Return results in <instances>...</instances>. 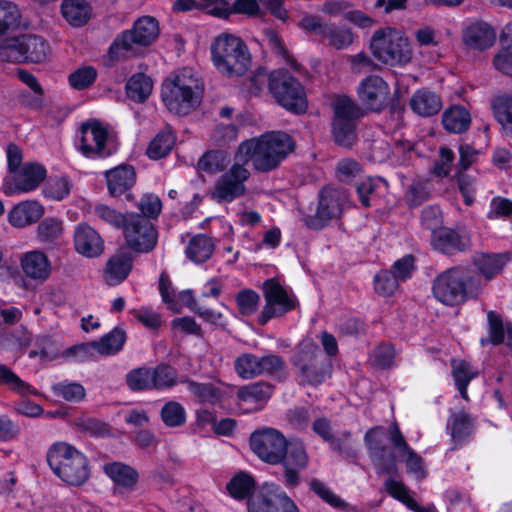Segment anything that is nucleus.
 I'll use <instances>...</instances> for the list:
<instances>
[{"mask_svg":"<svg viewBox=\"0 0 512 512\" xmlns=\"http://www.w3.org/2000/svg\"><path fill=\"white\" fill-rule=\"evenodd\" d=\"M332 106L334 140L338 145L350 147L356 139V120L361 116V110L352 99L346 96L336 98Z\"/></svg>","mask_w":512,"mask_h":512,"instance_id":"obj_12","label":"nucleus"},{"mask_svg":"<svg viewBox=\"0 0 512 512\" xmlns=\"http://www.w3.org/2000/svg\"><path fill=\"white\" fill-rule=\"evenodd\" d=\"M72 184L67 177H51L43 188V194L46 198L60 201L70 194Z\"/></svg>","mask_w":512,"mask_h":512,"instance_id":"obj_50","label":"nucleus"},{"mask_svg":"<svg viewBox=\"0 0 512 512\" xmlns=\"http://www.w3.org/2000/svg\"><path fill=\"white\" fill-rule=\"evenodd\" d=\"M298 27L307 33L319 36L322 43L336 50L349 48L355 40V34L350 28L327 23L319 15L305 13Z\"/></svg>","mask_w":512,"mask_h":512,"instance_id":"obj_10","label":"nucleus"},{"mask_svg":"<svg viewBox=\"0 0 512 512\" xmlns=\"http://www.w3.org/2000/svg\"><path fill=\"white\" fill-rule=\"evenodd\" d=\"M294 146L289 135L270 132L242 142L236 155L245 165L251 160L255 170L268 172L278 167Z\"/></svg>","mask_w":512,"mask_h":512,"instance_id":"obj_2","label":"nucleus"},{"mask_svg":"<svg viewBox=\"0 0 512 512\" xmlns=\"http://www.w3.org/2000/svg\"><path fill=\"white\" fill-rule=\"evenodd\" d=\"M46 169L39 163L28 162L3 181V193L7 196L30 193L37 189L46 177Z\"/></svg>","mask_w":512,"mask_h":512,"instance_id":"obj_20","label":"nucleus"},{"mask_svg":"<svg viewBox=\"0 0 512 512\" xmlns=\"http://www.w3.org/2000/svg\"><path fill=\"white\" fill-rule=\"evenodd\" d=\"M159 35V26L155 18L144 16L139 18L131 30L122 32L109 48V57L116 61L128 53L135 51L136 46H148Z\"/></svg>","mask_w":512,"mask_h":512,"instance_id":"obj_9","label":"nucleus"},{"mask_svg":"<svg viewBox=\"0 0 512 512\" xmlns=\"http://www.w3.org/2000/svg\"><path fill=\"white\" fill-rule=\"evenodd\" d=\"M493 114L505 135L512 137V97L501 96L493 100Z\"/></svg>","mask_w":512,"mask_h":512,"instance_id":"obj_40","label":"nucleus"},{"mask_svg":"<svg viewBox=\"0 0 512 512\" xmlns=\"http://www.w3.org/2000/svg\"><path fill=\"white\" fill-rule=\"evenodd\" d=\"M151 370L153 390H166L177 384L178 373L172 366L159 364Z\"/></svg>","mask_w":512,"mask_h":512,"instance_id":"obj_47","label":"nucleus"},{"mask_svg":"<svg viewBox=\"0 0 512 512\" xmlns=\"http://www.w3.org/2000/svg\"><path fill=\"white\" fill-rule=\"evenodd\" d=\"M52 390L56 396L68 402H79L86 396L85 388L77 382L62 381L53 385Z\"/></svg>","mask_w":512,"mask_h":512,"instance_id":"obj_54","label":"nucleus"},{"mask_svg":"<svg viewBox=\"0 0 512 512\" xmlns=\"http://www.w3.org/2000/svg\"><path fill=\"white\" fill-rule=\"evenodd\" d=\"M125 243L137 253H149L158 240V233L150 220L140 214L130 213L122 227Z\"/></svg>","mask_w":512,"mask_h":512,"instance_id":"obj_16","label":"nucleus"},{"mask_svg":"<svg viewBox=\"0 0 512 512\" xmlns=\"http://www.w3.org/2000/svg\"><path fill=\"white\" fill-rule=\"evenodd\" d=\"M249 512H300L295 502L280 487L264 484L248 501Z\"/></svg>","mask_w":512,"mask_h":512,"instance_id":"obj_19","label":"nucleus"},{"mask_svg":"<svg viewBox=\"0 0 512 512\" xmlns=\"http://www.w3.org/2000/svg\"><path fill=\"white\" fill-rule=\"evenodd\" d=\"M442 124L449 133L461 134L469 129L471 115L465 107L454 105L443 112Z\"/></svg>","mask_w":512,"mask_h":512,"instance_id":"obj_33","label":"nucleus"},{"mask_svg":"<svg viewBox=\"0 0 512 512\" xmlns=\"http://www.w3.org/2000/svg\"><path fill=\"white\" fill-rule=\"evenodd\" d=\"M44 206L37 200H24L12 207L8 221L15 228H25L36 223L43 215Z\"/></svg>","mask_w":512,"mask_h":512,"instance_id":"obj_28","label":"nucleus"},{"mask_svg":"<svg viewBox=\"0 0 512 512\" xmlns=\"http://www.w3.org/2000/svg\"><path fill=\"white\" fill-rule=\"evenodd\" d=\"M280 464L284 468V484L287 488H295L300 483L299 472L308 465V455L302 442L294 441L287 444V452Z\"/></svg>","mask_w":512,"mask_h":512,"instance_id":"obj_24","label":"nucleus"},{"mask_svg":"<svg viewBox=\"0 0 512 512\" xmlns=\"http://www.w3.org/2000/svg\"><path fill=\"white\" fill-rule=\"evenodd\" d=\"M410 107L416 114L423 117H430L441 110L442 101L436 93L422 89L412 95Z\"/></svg>","mask_w":512,"mask_h":512,"instance_id":"obj_32","label":"nucleus"},{"mask_svg":"<svg viewBox=\"0 0 512 512\" xmlns=\"http://www.w3.org/2000/svg\"><path fill=\"white\" fill-rule=\"evenodd\" d=\"M24 274L33 280L43 282L51 273V264L48 257L39 250L24 253L20 258Z\"/></svg>","mask_w":512,"mask_h":512,"instance_id":"obj_29","label":"nucleus"},{"mask_svg":"<svg viewBox=\"0 0 512 512\" xmlns=\"http://www.w3.org/2000/svg\"><path fill=\"white\" fill-rule=\"evenodd\" d=\"M93 211L99 220L117 229L122 228L128 218V214L124 215L102 203L95 205Z\"/></svg>","mask_w":512,"mask_h":512,"instance_id":"obj_59","label":"nucleus"},{"mask_svg":"<svg viewBox=\"0 0 512 512\" xmlns=\"http://www.w3.org/2000/svg\"><path fill=\"white\" fill-rule=\"evenodd\" d=\"M374 284L379 295L390 296L397 290L399 280L392 271H382L375 276Z\"/></svg>","mask_w":512,"mask_h":512,"instance_id":"obj_64","label":"nucleus"},{"mask_svg":"<svg viewBox=\"0 0 512 512\" xmlns=\"http://www.w3.org/2000/svg\"><path fill=\"white\" fill-rule=\"evenodd\" d=\"M429 197V183L418 178L408 185L404 199L410 207H416L427 201Z\"/></svg>","mask_w":512,"mask_h":512,"instance_id":"obj_51","label":"nucleus"},{"mask_svg":"<svg viewBox=\"0 0 512 512\" xmlns=\"http://www.w3.org/2000/svg\"><path fill=\"white\" fill-rule=\"evenodd\" d=\"M96 78V69L92 66H84L73 71L68 77V82L72 88L76 90H84L91 87Z\"/></svg>","mask_w":512,"mask_h":512,"instance_id":"obj_56","label":"nucleus"},{"mask_svg":"<svg viewBox=\"0 0 512 512\" xmlns=\"http://www.w3.org/2000/svg\"><path fill=\"white\" fill-rule=\"evenodd\" d=\"M74 247L82 256L95 258L104 251V240L101 235L86 223L78 224L74 231Z\"/></svg>","mask_w":512,"mask_h":512,"instance_id":"obj_26","label":"nucleus"},{"mask_svg":"<svg viewBox=\"0 0 512 512\" xmlns=\"http://www.w3.org/2000/svg\"><path fill=\"white\" fill-rule=\"evenodd\" d=\"M447 428L455 442H460L469 436L473 430V419L465 412L459 411L451 415Z\"/></svg>","mask_w":512,"mask_h":512,"instance_id":"obj_43","label":"nucleus"},{"mask_svg":"<svg viewBox=\"0 0 512 512\" xmlns=\"http://www.w3.org/2000/svg\"><path fill=\"white\" fill-rule=\"evenodd\" d=\"M126 381L133 391L153 390L151 368L140 367L131 370L126 376Z\"/></svg>","mask_w":512,"mask_h":512,"instance_id":"obj_55","label":"nucleus"},{"mask_svg":"<svg viewBox=\"0 0 512 512\" xmlns=\"http://www.w3.org/2000/svg\"><path fill=\"white\" fill-rule=\"evenodd\" d=\"M229 1L217 0V5L211 10V15L220 18H228L232 13L256 16L260 11L257 0H235L233 4H230Z\"/></svg>","mask_w":512,"mask_h":512,"instance_id":"obj_34","label":"nucleus"},{"mask_svg":"<svg viewBox=\"0 0 512 512\" xmlns=\"http://www.w3.org/2000/svg\"><path fill=\"white\" fill-rule=\"evenodd\" d=\"M254 486V479L250 475L239 473L229 481L227 490L233 498L240 500L249 496Z\"/></svg>","mask_w":512,"mask_h":512,"instance_id":"obj_52","label":"nucleus"},{"mask_svg":"<svg viewBox=\"0 0 512 512\" xmlns=\"http://www.w3.org/2000/svg\"><path fill=\"white\" fill-rule=\"evenodd\" d=\"M203 91L196 73L184 68L163 83L161 96L170 112L186 115L201 103Z\"/></svg>","mask_w":512,"mask_h":512,"instance_id":"obj_3","label":"nucleus"},{"mask_svg":"<svg viewBox=\"0 0 512 512\" xmlns=\"http://www.w3.org/2000/svg\"><path fill=\"white\" fill-rule=\"evenodd\" d=\"M462 40L467 47L484 51L494 45L496 31L487 22L475 21L463 29Z\"/></svg>","mask_w":512,"mask_h":512,"instance_id":"obj_27","label":"nucleus"},{"mask_svg":"<svg viewBox=\"0 0 512 512\" xmlns=\"http://www.w3.org/2000/svg\"><path fill=\"white\" fill-rule=\"evenodd\" d=\"M103 469L106 475L119 486L131 488L138 481V473L126 464L112 462L104 465Z\"/></svg>","mask_w":512,"mask_h":512,"instance_id":"obj_36","label":"nucleus"},{"mask_svg":"<svg viewBox=\"0 0 512 512\" xmlns=\"http://www.w3.org/2000/svg\"><path fill=\"white\" fill-rule=\"evenodd\" d=\"M21 12L18 6L10 1H0V36L20 26Z\"/></svg>","mask_w":512,"mask_h":512,"instance_id":"obj_45","label":"nucleus"},{"mask_svg":"<svg viewBox=\"0 0 512 512\" xmlns=\"http://www.w3.org/2000/svg\"><path fill=\"white\" fill-rule=\"evenodd\" d=\"M175 144V137L169 130L158 133L150 142L147 155L151 159H160L170 153Z\"/></svg>","mask_w":512,"mask_h":512,"instance_id":"obj_46","label":"nucleus"},{"mask_svg":"<svg viewBox=\"0 0 512 512\" xmlns=\"http://www.w3.org/2000/svg\"><path fill=\"white\" fill-rule=\"evenodd\" d=\"M0 384L7 385L11 390L20 395H28L34 393L33 388L23 380H21L11 369L0 364Z\"/></svg>","mask_w":512,"mask_h":512,"instance_id":"obj_58","label":"nucleus"},{"mask_svg":"<svg viewBox=\"0 0 512 512\" xmlns=\"http://www.w3.org/2000/svg\"><path fill=\"white\" fill-rule=\"evenodd\" d=\"M215 67L227 76H240L250 66L251 57L245 43L237 36L222 34L211 48Z\"/></svg>","mask_w":512,"mask_h":512,"instance_id":"obj_8","label":"nucleus"},{"mask_svg":"<svg viewBox=\"0 0 512 512\" xmlns=\"http://www.w3.org/2000/svg\"><path fill=\"white\" fill-rule=\"evenodd\" d=\"M506 262L507 258L499 254H481L475 258V265L486 281L499 274Z\"/></svg>","mask_w":512,"mask_h":512,"instance_id":"obj_39","label":"nucleus"},{"mask_svg":"<svg viewBox=\"0 0 512 512\" xmlns=\"http://www.w3.org/2000/svg\"><path fill=\"white\" fill-rule=\"evenodd\" d=\"M370 50L374 57L389 66H405L411 62L413 52L405 34L392 27H384L374 32L370 40Z\"/></svg>","mask_w":512,"mask_h":512,"instance_id":"obj_7","label":"nucleus"},{"mask_svg":"<svg viewBox=\"0 0 512 512\" xmlns=\"http://www.w3.org/2000/svg\"><path fill=\"white\" fill-rule=\"evenodd\" d=\"M337 177L342 182H352L362 177L361 165L353 159H343L337 164Z\"/></svg>","mask_w":512,"mask_h":512,"instance_id":"obj_62","label":"nucleus"},{"mask_svg":"<svg viewBox=\"0 0 512 512\" xmlns=\"http://www.w3.org/2000/svg\"><path fill=\"white\" fill-rule=\"evenodd\" d=\"M47 461L54 474L68 485L81 486L90 476L87 457L68 443L53 444Z\"/></svg>","mask_w":512,"mask_h":512,"instance_id":"obj_6","label":"nucleus"},{"mask_svg":"<svg viewBox=\"0 0 512 512\" xmlns=\"http://www.w3.org/2000/svg\"><path fill=\"white\" fill-rule=\"evenodd\" d=\"M49 45L40 36L22 35L1 49L0 55L13 62L40 63L47 59Z\"/></svg>","mask_w":512,"mask_h":512,"instance_id":"obj_18","label":"nucleus"},{"mask_svg":"<svg viewBox=\"0 0 512 512\" xmlns=\"http://www.w3.org/2000/svg\"><path fill=\"white\" fill-rule=\"evenodd\" d=\"M345 200L346 195L343 191L332 187H324L319 193L315 218L306 220L307 226L318 229L330 220L338 218Z\"/></svg>","mask_w":512,"mask_h":512,"instance_id":"obj_22","label":"nucleus"},{"mask_svg":"<svg viewBox=\"0 0 512 512\" xmlns=\"http://www.w3.org/2000/svg\"><path fill=\"white\" fill-rule=\"evenodd\" d=\"M161 419L168 427H180L186 422V411L179 402L169 401L161 409Z\"/></svg>","mask_w":512,"mask_h":512,"instance_id":"obj_53","label":"nucleus"},{"mask_svg":"<svg viewBox=\"0 0 512 512\" xmlns=\"http://www.w3.org/2000/svg\"><path fill=\"white\" fill-rule=\"evenodd\" d=\"M187 390L201 403H216L221 399L220 390L211 383L184 380Z\"/></svg>","mask_w":512,"mask_h":512,"instance_id":"obj_44","label":"nucleus"},{"mask_svg":"<svg viewBox=\"0 0 512 512\" xmlns=\"http://www.w3.org/2000/svg\"><path fill=\"white\" fill-rule=\"evenodd\" d=\"M378 429H370L365 434V441L374 465L382 473H394L397 470V457L405 463L407 473L422 480L427 476L424 459L406 442L399 427L393 424L390 428L389 440L396 454L387 450L377 438Z\"/></svg>","mask_w":512,"mask_h":512,"instance_id":"obj_1","label":"nucleus"},{"mask_svg":"<svg viewBox=\"0 0 512 512\" xmlns=\"http://www.w3.org/2000/svg\"><path fill=\"white\" fill-rule=\"evenodd\" d=\"M272 387L265 382H256L240 387L237 391V405L243 413L259 411L270 398Z\"/></svg>","mask_w":512,"mask_h":512,"instance_id":"obj_25","label":"nucleus"},{"mask_svg":"<svg viewBox=\"0 0 512 512\" xmlns=\"http://www.w3.org/2000/svg\"><path fill=\"white\" fill-rule=\"evenodd\" d=\"M153 89V82L145 74L138 73L133 75L126 83L127 96L135 101L142 103L148 99Z\"/></svg>","mask_w":512,"mask_h":512,"instance_id":"obj_38","label":"nucleus"},{"mask_svg":"<svg viewBox=\"0 0 512 512\" xmlns=\"http://www.w3.org/2000/svg\"><path fill=\"white\" fill-rule=\"evenodd\" d=\"M269 89L285 109L302 113L307 108L306 95L300 82L287 71H273L269 77Z\"/></svg>","mask_w":512,"mask_h":512,"instance_id":"obj_11","label":"nucleus"},{"mask_svg":"<svg viewBox=\"0 0 512 512\" xmlns=\"http://www.w3.org/2000/svg\"><path fill=\"white\" fill-rule=\"evenodd\" d=\"M126 341V334L120 328H114L111 332L104 335L97 342L99 355H113L118 353Z\"/></svg>","mask_w":512,"mask_h":512,"instance_id":"obj_48","label":"nucleus"},{"mask_svg":"<svg viewBox=\"0 0 512 512\" xmlns=\"http://www.w3.org/2000/svg\"><path fill=\"white\" fill-rule=\"evenodd\" d=\"M250 177V171L246 165L238 160L235 154L234 163L215 182L210 191V197L218 202H232L246 193L245 182Z\"/></svg>","mask_w":512,"mask_h":512,"instance_id":"obj_13","label":"nucleus"},{"mask_svg":"<svg viewBox=\"0 0 512 512\" xmlns=\"http://www.w3.org/2000/svg\"><path fill=\"white\" fill-rule=\"evenodd\" d=\"M61 11L66 21L74 27L85 25L90 18V7L84 0H64Z\"/></svg>","mask_w":512,"mask_h":512,"instance_id":"obj_35","label":"nucleus"},{"mask_svg":"<svg viewBox=\"0 0 512 512\" xmlns=\"http://www.w3.org/2000/svg\"><path fill=\"white\" fill-rule=\"evenodd\" d=\"M288 440L277 429L266 427L254 431L250 436L252 451L264 462L280 464L287 452Z\"/></svg>","mask_w":512,"mask_h":512,"instance_id":"obj_17","label":"nucleus"},{"mask_svg":"<svg viewBox=\"0 0 512 512\" xmlns=\"http://www.w3.org/2000/svg\"><path fill=\"white\" fill-rule=\"evenodd\" d=\"M489 338L481 340L482 345L486 342L500 344L505 340L506 325L503 324L501 317L494 311L488 312Z\"/></svg>","mask_w":512,"mask_h":512,"instance_id":"obj_63","label":"nucleus"},{"mask_svg":"<svg viewBox=\"0 0 512 512\" xmlns=\"http://www.w3.org/2000/svg\"><path fill=\"white\" fill-rule=\"evenodd\" d=\"M133 258L124 250H119L107 261L104 279L109 285H117L124 281L132 269Z\"/></svg>","mask_w":512,"mask_h":512,"instance_id":"obj_30","label":"nucleus"},{"mask_svg":"<svg viewBox=\"0 0 512 512\" xmlns=\"http://www.w3.org/2000/svg\"><path fill=\"white\" fill-rule=\"evenodd\" d=\"M453 377L461 396L468 399L467 386L469 382L478 375V370L464 360H453Z\"/></svg>","mask_w":512,"mask_h":512,"instance_id":"obj_42","label":"nucleus"},{"mask_svg":"<svg viewBox=\"0 0 512 512\" xmlns=\"http://www.w3.org/2000/svg\"><path fill=\"white\" fill-rule=\"evenodd\" d=\"M77 147L85 157L91 159L108 157L116 150L107 129L96 120L82 124Z\"/></svg>","mask_w":512,"mask_h":512,"instance_id":"obj_15","label":"nucleus"},{"mask_svg":"<svg viewBox=\"0 0 512 512\" xmlns=\"http://www.w3.org/2000/svg\"><path fill=\"white\" fill-rule=\"evenodd\" d=\"M388 84L379 76H369L361 81L358 96L361 103L371 111H381L388 103Z\"/></svg>","mask_w":512,"mask_h":512,"instance_id":"obj_23","label":"nucleus"},{"mask_svg":"<svg viewBox=\"0 0 512 512\" xmlns=\"http://www.w3.org/2000/svg\"><path fill=\"white\" fill-rule=\"evenodd\" d=\"M483 289L482 281L464 267H453L438 275L433 284L436 299L446 305H456L477 298Z\"/></svg>","mask_w":512,"mask_h":512,"instance_id":"obj_4","label":"nucleus"},{"mask_svg":"<svg viewBox=\"0 0 512 512\" xmlns=\"http://www.w3.org/2000/svg\"><path fill=\"white\" fill-rule=\"evenodd\" d=\"M265 306L263 307L258 322L265 325L270 319L281 317L285 313L295 309L297 300L293 292L271 278L263 283Z\"/></svg>","mask_w":512,"mask_h":512,"instance_id":"obj_14","label":"nucleus"},{"mask_svg":"<svg viewBox=\"0 0 512 512\" xmlns=\"http://www.w3.org/2000/svg\"><path fill=\"white\" fill-rule=\"evenodd\" d=\"M229 163L224 152L209 151L198 161V169L208 174H216L223 171Z\"/></svg>","mask_w":512,"mask_h":512,"instance_id":"obj_49","label":"nucleus"},{"mask_svg":"<svg viewBox=\"0 0 512 512\" xmlns=\"http://www.w3.org/2000/svg\"><path fill=\"white\" fill-rule=\"evenodd\" d=\"M108 190L112 196H118L130 189L136 181V174L131 166L122 165L105 173Z\"/></svg>","mask_w":512,"mask_h":512,"instance_id":"obj_31","label":"nucleus"},{"mask_svg":"<svg viewBox=\"0 0 512 512\" xmlns=\"http://www.w3.org/2000/svg\"><path fill=\"white\" fill-rule=\"evenodd\" d=\"M63 223L57 218L47 217L37 227V234L42 242H53L61 237Z\"/></svg>","mask_w":512,"mask_h":512,"instance_id":"obj_57","label":"nucleus"},{"mask_svg":"<svg viewBox=\"0 0 512 512\" xmlns=\"http://www.w3.org/2000/svg\"><path fill=\"white\" fill-rule=\"evenodd\" d=\"M290 362L302 385L318 386L332 373L331 361L321 354L318 344L311 338H304L294 347Z\"/></svg>","mask_w":512,"mask_h":512,"instance_id":"obj_5","label":"nucleus"},{"mask_svg":"<svg viewBox=\"0 0 512 512\" xmlns=\"http://www.w3.org/2000/svg\"><path fill=\"white\" fill-rule=\"evenodd\" d=\"M492 66L500 74L512 78V43L502 46L495 53Z\"/></svg>","mask_w":512,"mask_h":512,"instance_id":"obj_61","label":"nucleus"},{"mask_svg":"<svg viewBox=\"0 0 512 512\" xmlns=\"http://www.w3.org/2000/svg\"><path fill=\"white\" fill-rule=\"evenodd\" d=\"M284 368V359L275 354L257 356L252 353H242L234 361L235 372L245 380L253 379L262 374H273Z\"/></svg>","mask_w":512,"mask_h":512,"instance_id":"obj_21","label":"nucleus"},{"mask_svg":"<svg viewBox=\"0 0 512 512\" xmlns=\"http://www.w3.org/2000/svg\"><path fill=\"white\" fill-rule=\"evenodd\" d=\"M432 245L436 250L445 254L467 249V243L455 231L444 230L433 235Z\"/></svg>","mask_w":512,"mask_h":512,"instance_id":"obj_37","label":"nucleus"},{"mask_svg":"<svg viewBox=\"0 0 512 512\" xmlns=\"http://www.w3.org/2000/svg\"><path fill=\"white\" fill-rule=\"evenodd\" d=\"M214 245L209 237L206 235H197L191 238L187 247V257L195 262L202 263L212 255Z\"/></svg>","mask_w":512,"mask_h":512,"instance_id":"obj_41","label":"nucleus"},{"mask_svg":"<svg viewBox=\"0 0 512 512\" xmlns=\"http://www.w3.org/2000/svg\"><path fill=\"white\" fill-rule=\"evenodd\" d=\"M19 79L26 84L33 92L37 95V97L33 99H26L23 97V103L31 108H41L42 107V99L41 96L43 95V89L41 85L39 84L36 77L25 70H18L17 72Z\"/></svg>","mask_w":512,"mask_h":512,"instance_id":"obj_60","label":"nucleus"}]
</instances>
